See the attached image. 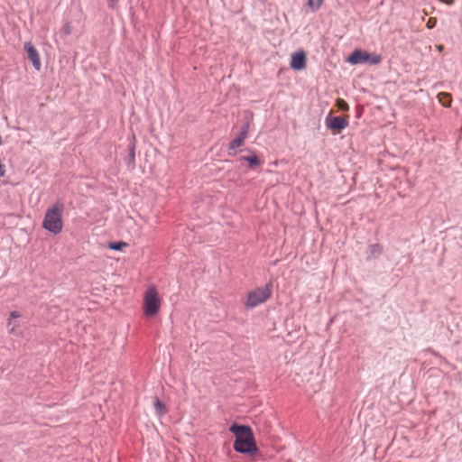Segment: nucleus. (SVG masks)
<instances>
[{"label": "nucleus", "instance_id": "obj_1", "mask_svg": "<svg viewBox=\"0 0 462 462\" xmlns=\"http://www.w3.org/2000/svg\"><path fill=\"white\" fill-rule=\"evenodd\" d=\"M229 430L235 434L234 449L239 453H254L257 450L253 430L245 425L233 424Z\"/></svg>", "mask_w": 462, "mask_h": 462}, {"label": "nucleus", "instance_id": "obj_2", "mask_svg": "<svg viewBox=\"0 0 462 462\" xmlns=\"http://www.w3.org/2000/svg\"><path fill=\"white\" fill-rule=\"evenodd\" d=\"M63 211L64 204L57 200L46 210L42 227L53 235L60 234L63 229Z\"/></svg>", "mask_w": 462, "mask_h": 462}, {"label": "nucleus", "instance_id": "obj_3", "mask_svg": "<svg viewBox=\"0 0 462 462\" xmlns=\"http://www.w3.org/2000/svg\"><path fill=\"white\" fill-rule=\"evenodd\" d=\"M162 298L160 295L157 287L150 284L143 293V310L147 317L156 316L162 307Z\"/></svg>", "mask_w": 462, "mask_h": 462}, {"label": "nucleus", "instance_id": "obj_4", "mask_svg": "<svg viewBox=\"0 0 462 462\" xmlns=\"http://www.w3.org/2000/svg\"><path fill=\"white\" fill-rule=\"evenodd\" d=\"M272 292L273 290L271 284L257 287L246 294L244 304L247 309H254L267 301L271 298Z\"/></svg>", "mask_w": 462, "mask_h": 462}, {"label": "nucleus", "instance_id": "obj_5", "mask_svg": "<svg viewBox=\"0 0 462 462\" xmlns=\"http://www.w3.org/2000/svg\"><path fill=\"white\" fill-rule=\"evenodd\" d=\"M382 56L377 53H369L362 50H355L346 59L351 64L369 63L377 65L382 61Z\"/></svg>", "mask_w": 462, "mask_h": 462}, {"label": "nucleus", "instance_id": "obj_6", "mask_svg": "<svg viewBox=\"0 0 462 462\" xmlns=\"http://www.w3.org/2000/svg\"><path fill=\"white\" fill-rule=\"evenodd\" d=\"M325 124L327 128L331 130L334 134H339L347 127L348 116H333L332 114L329 113L325 119Z\"/></svg>", "mask_w": 462, "mask_h": 462}, {"label": "nucleus", "instance_id": "obj_7", "mask_svg": "<svg viewBox=\"0 0 462 462\" xmlns=\"http://www.w3.org/2000/svg\"><path fill=\"white\" fill-rule=\"evenodd\" d=\"M24 50L26 51L28 58L32 63L34 69L36 70H40L42 68V62L38 51L31 42L24 43Z\"/></svg>", "mask_w": 462, "mask_h": 462}, {"label": "nucleus", "instance_id": "obj_8", "mask_svg": "<svg viewBox=\"0 0 462 462\" xmlns=\"http://www.w3.org/2000/svg\"><path fill=\"white\" fill-rule=\"evenodd\" d=\"M291 68L296 70H301L306 67V55L304 51H300L291 55Z\"/></svg>", "mask_w": 462, "mask_h": 462}, {"label": "nucleus", "instance_id": "obj_9", "mask_svg": "<svg viewBox=\"0 0 462 462\" xmlns=\"http://www.w3.org/2000/svg\"><path fill=\"white\" fill-rule=\"evenodd\" d=\"M21 317V313L19 311H12L10 313L7 326L9 328L8 332L10 334H14L16 329L20 327L19 323L17 321H14V319H18Z\"/></svg>", "mask_w": 462, "mask_h": 462}, {"label": "nucleus", "instance_id": "obj_10", "mask_svg": "<svg viewBox=\"0 0 462 462\" xmlns=\"http://www.w3.org/2000/svg\"><path fill=\"white\" fill-rule=\"evenodd\" d=\"M246 136H247V129L245 128L240 133V135L237 138L234 139L229 143V150H235V149H236L238 147H241L244 144V142H245Z\"/></svg>", "mask_w": 462, "mask_h": 462}, {"label": "nucleus", "instance_id": "obj_11", "mask_svg": "<svg viewBox=\"0 0 462 462\" xmlns=\"http://www.w3.org/2000/svg\"><path fill=\"white\" fill-rule=\"evenodd\" d=\"M438 100L439 102L445 107H449L451 106L452 102V97L449 93L447 92H440L438 95Z\"/></svg>", "mask_w": 462, "mask_h": 462}, {"label": "nucleus", "instance_id": "obj_12", "mask_svg": "<svg viewBox=\"0 0 462 462\" xmlns=\"http://www.w3.org/2000/svg\"><path fill=\"white\" fill-rule=\"evenodd\" d=\"M154 408L159 416H162L167 412L165 405L158 398L154 400Z\"/></svg>", "mask_w": 462, "mask_h": 462}, {"label": "nucleus", "instance_id": "obj_13", "mask_svg": "<svg viewBox=\"0 0 462 462\" xmlns=\"http://www.w3.org/2000/svg\"><path fill=\"white\" fill-rule=\"evenodd\" d=\"M242 159L248 162L250 167L257 166L261 163V160L257 155H252V156H244Z\"/></svg>", "mask_w": 462, "mask_h": 462}, {"label": "nucleus", "instance_id": "obj_14", "mask_svg": "<svg viewBox=\"0 0 462 462\" xmlns=\"http://www.w3.org/2000/svg\"><path fill=\"white\" fill-rule=\"evenodd\" d=\"M108 248L116 251H120L127 246L125 242H116V243H109Z\"/></svg>", "mask_w": 462, "mask_h": 462}, {"label": "nucleus", "instance_id": "obj_15", "mask_svg": "<svg viewBox=\"0 0 462 462\" xmlns=\"http://www.w3.org/2000/svg\"><path fill=\"white\" fill-rule=\"evenodd\" d=\"M336 106L341 111H347L349 109L348 104L342 98H337L336 101Z\"/></svg>", "mask_w": 462, "mask_h": 462}, {"label": "nucleus", "instance_id": "obj_16", "mask_svg": "<svg viewBox=\"0 0 462 462\" xmlns=\"http://www.w3.org/2000/svg\"><path fill=\"white\" fill-rule=\"evenodd\" d=\"M324 3V0H308V5L310 7L311 10L315 11L318 10Z\"/></svg>", "mask_w": 462, "mask_h": 462}, {"label": "nucleus", "instance_id": "obj_17", "mask_svg": "<svg viewBox=\"0 0 462 462\" xmlns=\"http://www.w3.org/2000/svg\"><path fill=\"white\" fill-rule=\"evenodd\" d=\"M436 23H437V19H436V18H434V17H430V18L428 20V22H427V24H426V25H427V27H428L429 29H432L433 27H435Z\"/></svg>", "mask_w": 462, "mask_h": 462}, {"label": "nucleus", "instance_id": "obj_18", "mask_svg": "<svg viewBox=\"0 0 462 462\" xmlns=\"http://www.w3.org/2000/svg\"><path fill=\"white\" fill-rule=\"evenodd\" d=\"M134 158H135L134 145H132L130 147V151H129V159H130L131 162H134Z\"/></svg>", "mask_w": 462, "mask_h": 462}, {"label": "nucleus", "instance_id": "obj_19", "mask_svg": "<svg viewBox=\"0 0 462 462\" xmlns=\"http://www.w3.org/2000/svg\"><path fill=\"white\" fill-rule=\"evenodd\" d=\"M62 32L65 35H69L71 33V26L68 23L63 26Z\"/></svg>", "mask_w": 462, "mask_h": 462}, {"label": "nucleus", "instance_id": "obj_20", "mask_svg": "<svg viewBox=\"0 0 462 462\" xmlns=\"http://www.w3.org/2000/svg\"><path fill=\"white\" fill-rule=\"evenodd\" d=\"M117 2H118V0H110V2H109V5H110L112 8H114V7L116 5Z\"/></svg>", "mask_w": 462, "mask_h": 462}, {"label": "nucleus", "instance_id": "obj_21", "mask_svg": "<svg viewBox=\"0 0 462 462\" xmlns=\"http://www.w3.org/2000/svg\"><path fill=\"white\" fill-rule=\"evenodd\" d=\"M436 48H437V50H438L439 51H443V49H444L443 45H441V44L437 45V46H436Z\"/></svg>", "mask_w": 462, "mask_h": 462}]
</instances>
